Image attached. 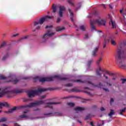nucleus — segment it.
I'll return each mask as SVG.
<instances>
[{
	"label": "nucleus",
	"mask_w": 126,
	"mask_h": 126,
	"mask_svg": "<svg viewBox=\"0 0 126 126\" xmlns=\"http://www.w3.org/2000/svg\"><path fill=\"white\" fill-rule=\"evenodd\" d=\"M115 114L116 113L115 112V111L113 109H111L110 112L109 113L108 116L110 117V118H112V116Z\"/></svg>",
	"instance_id": "nucleus-21"
},
{
	"label": "nucleus",
	"mask_w": 126,
	"mask_h": 126,
	"mask_svg": "<svg viewBox=\"0 0 126 126\" xmlns=\"http://www.w3.org/2000/svg\"><path fill=\"white\" fill-rule=\"evenodd\" d=\"M101 6H102V7H103V8H104L105 9H106L107 8L106 7V5L104 4H101Z\"/></svg>",
	"instance_id": "nucleus-51"
},
{
	"label": "nucleus",
	"mask_w": 126,
	"mask_h": 126,
	"mask_svg": "<svg viewBox=\"0 0 126 126\" xmlns=\"http://www.w3.org/2000/svg\"><path fill=\"white\" fill-rule=\"evenodd\" d=\"M101 62H102V58H99V60H98L96 61V64H97L98 65V66H100V65H99V63H101Z\"/></svg>",
	"instance_id": "nucleus-34"
},
{
	"label": "nucleus",
	"mask_w": 126,
	"mask_h": 126,
	"mask_svg": "<svg viewBox=\"0 0 126 126\" xmlns=\"http://www.w3.org/2000/svg\"><path fill=\"white\" fill-rule=\"evenodd\" d=\"M45 103L44 100L36 101L35 102H32L30 103L29 105H22L18 106L17 107H14L13 108L9 109L8 111L6 112L7 114H10L12 113L15 110H19V109H22V108H31L32 107H35V106H38L39 105H43Z\"/></svg>",
	"instance_id": "nucleus-2"
},
{
	"label": "nucleus",
	"mask_w": 126,
	"mask_h": 126,
	"mask_svg": "<svg viewBox=\"0 0 126 126\" xmlns=\"http://www.w3.org/2000/svg\"><path fill=\"white\" fill-rule=\"evenodd\" d=\"M99 49V46L95 47L94 50L93 51L92 53V56L93 57H96L97 56V53L98 52V50Z\"/></svg>",
	"instance_id": "nucleus-15"
},
{
	"label": "nucleus",
	"mask_w": 126,
	"mask_h": 126,
	"mask_svg": "<svg viewBox=\"0 0 126 126\" xmlns=\"http://www.w3.org/2000/svg\"><path fill=\"white\" fill-rule=\"evenodd\" d=\"M68 2L69 4H71V5L74 6V3H73V2H72V1H71V0H68Z\"/></svg>",
	"instance_id": "nucleus-37"
},
{
	"label": "nucleus",
	"mask_w": 126,
	"mask_h": 126,
	"mask_svg": "<svg viewBox=\"0 0 126 126\" xmlns=\"http://www.w3.org/2000/svg\"><path fill=\"white\" fill-rule=\"evenodd\" d=\"M20 118H21L22 119H25L26 118H28V116L27 115H20Z\"/></svg>",
	"instance_id": "nucleus-36"
},
{
	"label": "nucleus",
	"mask_w": 126,
	"mask_h": 126,
	"mask_svg": "<svg viewBox=\"0 0 126 126\" xmlns=\"http://www.w3.org/2000/svg\"><path fill=\"white\" fill-rule=\"evenodd\" d=\"M85 93H87V94H88L89 95H90V96H93L92 94H91L90 93V92H85Z\"/></svg>",
	"instance_id": "nucleus-49"
},
{
	"label": "nucleus",
	"mask_w": 126,
	"mask_h": 126,
	"mask_svg": "<svg viewBox=\"0 0 126 126\" xmlns=\"http://www.w3.org/2000/svg\"><path fill=\"white\" fill-rule=\"evenodd\" d=\"M48 19H52V17L49 16H45L44 17L41 18L38 21L34 22V26L37 30H40L41 26L45 21H47Z\"/></svg>",
	"instance_id": "nucleus-5"
},
{
	"label": "nucleus",
	"mask_w": 126,
	"mask_h": 126,
	"mask_svg": "<svg viewBox=\"0 0 126 126\" xmlns=\"http://www.w3.org/2000/svg\"><path fill=\"white\" fill-rule=\"evenodd\" d=\"M126 51L121 49H118L116 57V62L118 65L122 68H126V65L124 63L126 60Z\"/></svg>",
	"instance_id": "nucleus-1"
},
{
	"label": "nucleus",
	"mask_w": 126,
	"mask_h": 126,
	"mask_svg": "<svg viewBox=\"0 0 126 126\" xmlns=\"http://www.w3.org/2000/svg\"><path fill=\"white\" fill-rule=\"evenodd\" d=\"M54 78H56L58 80H66L67 78L63 77L62 75H54L53 77L49 78H40L39 76H36L33 78V82H36L37 80H39V82H46V81H53Z\"/></svg>",
	"instance_id": "nucleus-3"
},
{
	"label": "nucleus",
	"mask_w": 126,
	"mask_h": 126,
	"mask_svg": "<svg viewBox=\"0 0 126 126\" xmlns=\"http://www.w3.org/2000/svg\"><path fill=\"white\" fill-rule=\"evenodd\" d=\"M52 26H46L45 27V29H48V28H52Z\"/></svg>",
	"instance_id": "nucleus-44"
},
{
	"label": "nucleus",
	"mask_w": 126,
	"mask_h": 126,
	"mask_svg": "<svg viewBox=\"0 0 126 126\" xmlns=\"http://www.w3.org/2000/svg\"><path fill=\"white\" fill-rule=\"evenodd\" d=\"M2 54L3 56L2 58V61H5L6 60H7L10 56V52L9 51H6Z\"/></svg>",
	"instance_id": "nucleus-9"
},
{
	"label": "nucleus",
	"mask_w": 126,
	"mask_h": 126,
	"mask_svg": "<svg viewBox=\"0 0 126 126\" xmlns=\"http://www.w3.org/2000/svg\"><path fill=\"white\" fill-rule=\"evenodd\" d=\"M6 45V42L5 41H4L1 44L0 46V48L1 49V48H4Z\"/></svg>",
	"instance_id": "nucleus-28"
},
{
	"label": "nucleus",
	"mask_w": 126,
	"mask_h": 126,
	"mask_svg": "<svg viewBox=\"0 0 126 126\" xmlns=\"http://www.w3.org/2000/svg\"><path fill=\"white\" fill-rule=\"evenodd\" d=\"M4 79H6V77L2 75H0V80H4Z\"/></svg>",
	"instance_id": "nucleus-35"
},
{
	"label": "nucleus",
	"mask_w": 126,
	"mask_h": 126,
	"mask_svg": "<svg viewBox=\"0 0 126 126\" xmlns=\"http://www.w3.org/2000/svg\"><path fill=\"white\" fill-rule=\"evenodd\" d=\"M3 107H6L8 108L9 107V104L7 102H0V109H2Z\"/></svg>",
	"instance_id": "nucleus-17"
},
{
	"label": "nucleus",
	"mask_w": 126,
	"mask_h": 126,
	"mask_svg": "<svg viewBox=\"0 0 126 126\" xmlns=\"http://www.w3.org/2000/svg\"><path fill=\"white\" fill-rule=\"evenodd\" d=\"M60 22H61V19H60V18H57V23H60Z\"/></svg>",
	"instance_id": "nucleus-47"
},
{
	"label": "nucleus",
	"mask_w": 126,
	"mask_h": 126,
	"mask_svg": "<svg viewBox=\"0 0 126 126\" xmlns=\"http://www.w3.org/2000/svg\"><path fill=\"white\" fill-rule=\"evenodd\" d=\"M68 10L70 16V19L71 20V22H74V21H73V13L71 12V9H70V8H68Z\"/></svg>",
	"instance_id": "nucleus-16"
},
{
	"label": "nucleus",
	"mask_w": 126,
	"mask_h": 126,
	"mask_svg": "<svg viewBox=\"0 0 126 126\" xmlns=\"http://www.w3.org/2000/svg\"><path fill=\"white\" fill-rule=\"evenodd\" d=\"M63 29H64V28H60V27H59V28H57L56 29V31L57 32H59L60 31H62V30H63Z\"/></svg>",
	"instance_id": "nucleus-33"
},
{
	"label": "nucleus",
	"mask_w": 126,
	"mask_h": 126,
	"mask_svg": "<svg viewBox=\"0 0 126 126\" xmlns=\"http://www.w3.org/2000/svg\"><path fill=\"white\" fill-rule=\"evenodd\" d=\"M59 14L60 17H63V12L62 11H59Z\"/></svg>",
	"instance_id": "nucleus-41"
},
{
	"label": "nucleus",
	"mask_w": 126,
	"mask_h": 126,
	"mask_svg": "<svg viewBox=\"0 0 126 126\" xmlns=\"http://www.w3.org/2000/svg\"><path fill=\"white\" fill-rule=\"evenodd\" d=\"M46 91L47 89L38 88L37 90L29 92L28 93V95L29 98H31V97H34L35 95H39V94L42 93V92H45Z\"/></svg>",
	"instance_id": "nucleus-6"
},
{
	"label": "nucleus",
	"mask_w": 126,
	"mask_h": 126,
	"mask_svg": "<svg viewBox=\"0 0 126 126\" xmlns=\"http://www.w3.org/2000/svg\"><path fill=\"white\" fill-rule=\"evenodd\" d=\"M105 72L107 74H108V75H110L111 76H113V75H115V74L111 72H109V71H105Z\"/></svg>",
	"instance_id": "nucleus-31"
},
{
	"label": "nucleus",
	"mask_w": 126,
	"mask_h": 126,
	"mask_svg": "<svg viewBox=\"0 0 126 126\" xmlns=\"http://www.w3.org/2000/svg\"><path fill=\"white\" fill-rule=\"evenodd\" d=\"M102 126H104V121H102Z\"/></svg>",
	"instance_id": "nucleus-63"
},
{
	"label": "nucleus",
	"mask_w": 126,
	"mask_h": 126,
	"mask_svg": "<svg viewBox=\"0 0 126 126\" xmlns=\"http://www.w3.org/2000/svg\"><path fill=\"white\" fill-rule=\"evenodd\" d=\"M84 89H89V88H88V87H85Z\"/></svg>",
	"instance_id": "nucleus-64"
},
{
	"label": "nucleus",
	"mask_w": 126,
	"mask_h": 126,
	"mask_svg": "<svg viewBox=\"0 0 126 126\" xmlns=\"http://www.w3.org/2000/svg\"><path fill=\"white\" fill-rule=\"evenodd\" d=\"M65 10V8L63 6H59V11H64Z\"/></svg>",
	"instance_id": "nucleus-23"
},
{
	"label": "nucleus",
	"mask_w": 126,
	"mask_h": 126,
	"mask_svg": "<svg viewBox=\"0 0 126 126\" xmlns=\"http://www.w3.org/2000/svg\"><path fill=\"white\" fill-rule=\"evenodd\" d=\"M11 97H12V96L11 95H7V97H8V98H11Z\"/></svg>",
	"instance_id": "nucleus-62"
},
{
	"label": "nucleus",
	"mask_w": 126,
	"mask_h": 126,
	"mask_svg": "<svg viewBox=\"0 0 126 126\" xmlns=\"http://www.w3.org/2000/svg\"><path fill=\"white\" fill-rule=\"evenodd\" d=\"M67 105L70 106V107H73L74 106V103L72 102H69L67 103Z\"/></svg>",
	"instance_id": "nucleus-38"
},
{
	"label": "nucleus",
	"mask_w": 126,
	"mask_h": 126,
	"mask_svg": "<svg viewBox=\"0 0 126 126\" xmlns=\"http://www.w3.org/2000/svg\"><path fill=\"white\" fill-rule=\"evenodd\" d=\"M17 35H18V34H13L12 35V37H16V36H17Z\"/></svg>",
	"instance_id": "nucleus-61"
},
{
	"label": "nucleus",
	"mask_w": 126,
	"mask_h": 126,
	"mask_svg": "<svg viewBox=\"0 0 126 126\" xmlns=\"http://www.w3.org/2000/svg\"><path fill=\"white\" fill-rule=\"evenodd\" d=\"M74 110L76 112H82V111H84V110H85V108L77 107L75 108Z\"/></svg>",
	"instance_id": "nucleus-19"
},
{
	"label": "nucleus",
	"mask_w": 126,
	"mask_h": 126,
	"mask_svg": "<svg viewBox=\"0 0 126 126\" xmlns=\"http://www.w3.org/2000/svg\"><path fill=\"white\" fill-rule=\"evenodd\" d=\"M19 93H22V91L18 90H12L10 91V87L6 88L4 90L0 92V97H2L3 95H5V94H18Z\"/></svg>",
	"instance_id": "nucleus-4"
},
{
	"label": "nucleus",
	"mask_w": 126,
	"mask_h": 126,
	"mask_svg": "<svg viewBox=\"0 0 126 126\" xmlns=\"http://www.w3.org/2000/svg\"><path fill=\"white\" fill-rule=\"evenodd\" d=\"M80 30L82 31H85L86 29V26H82L79 27Z\"/></svg>",
	"instance_id": "nucleus-26"
},
{
	"label": "nucleus",
	"mask_w": 126,
	"mask_h": 126,
	"mask_svg": "<svg viewBox=\"0 0 126 126\" xmlns=\"http://www.w3.org/2000/svg\"><path fill=\"white\" fill-rule=\"evenodd\" d=\"M112 80H116L117 79V75L114 74V76H113Z\"/></svg>",
	"instance_id": "nucleus-43"
},
{
	"label": "nucleus",
	"mask_w": 126,
	"mask_h": 126,
	"mask_svg": "<svg viewBox=\"0 0 126 126\" xmlns=\"http://www.w3.org/2000/svg\"><path fill=\"white\" fill-rule=\"evenodd\" d=\"M29 111L28 110H26L23 112V114H27L28 113Z\"/></svg>",
	"instance_id": "nucleus-55"
},
{
	"label": "nucleus",
	"mask_w": 126,
	"mask_h": 126,
	"mask_svg": "<svg viewBox=\"0 0 126 126\" xmlns=\"http://www.w3.org/2000/svg\"><path fill=\"white\" fill-rule=\"evenodd\" d=\"M121 80H122V84H124V83H125L126 82V79L121 78Z\"/></svg>",
	"instance_id": "nucleus-40"
},
{
	"label": "nucleus",
	"mask_w": 126,
	"mask_h": 126,
	"mask_svg": "<svg viewBox=\"0 0 126 126\" xmlns=\"http://www.w3.org/2000/svg\"><path fill=\"white\" fill-rule=\"evenodd\" d=\"M106 44H107V42L105 41V43L103 44V49H105V48H106Z\"/></svg>",
	"instance_id": "nucleus-54"
},
{
	"label": "nucleus",
	"mask_w": 126,
	"mask_h": 126,
	"mask_svg": "<svg viewBox=\"0 0 126 126\" xmlns=\"http://www.w3.org/2000/svg\"><path fill=\"white\" fill-rule=\"evenodd\" d=\"M92 63H93V60H90L88 61L87 65L88 67H90V66L92 64Z\"/></svg>",
	"instance_id": "nucleus-25"
},
{
	"label": "nucleus",
	"mask_w": 126,
	"mask_h": 126,
	"mask_svg": "<svg viewBox=\"0 0 126 126\" xmlns=\"http://www.w3.org/2000/svg\"><path fill=\"white\" fill-rule=\"evenodd\" d=\"M103 77L105 78V79H108L109 78L108 76H106V74H103Z\"/></svg>",
	"instance_id": "nucleus-48"
},
{
	"label": "nucleus",
	"mask_w": 126,
	"mask_h": 126,
	"mask_svg": "<svg viewBox=\"0 0 126 126\" xmlns=\"http://www.w3.org/2000/svg\"><path fill=\"white\" fill-rule=\"evenodd\" d=\"M44 98H46V95H42L41 96V99H44Z\"/></svg>",
	"instance_id": "nucleus-58"
},
{
	"label": "nucleus",
	"mask_w": 126,
	"mask_h": 126,
	"mask_svg": "<svg viewBox=\"0 0 126 126\" xmlns=\"http://www.w3.org/2000/svg\"><path fill=\"white\" fill-rule=\"evenodd\" d=\"M55 115L56 116H63V113L61 112H55Z\"/></svg>",
	"instance_id": "nucleus-39"
},
{
	"label": "nucleus",
	"mask_w": 126,
	"mask_h": 126,
	"mask_svg": "<svg viewBox=\"0 0 126 126\" xmlns=\"http://www.w3.org/2000/svg\"><path fill=\"white\" fill-rule=\"evenodd\" d=\"M100 71L103 72L104 71L102 70V68L100 67V66H98V69H96V73L97 76H102V74L100 72Z\"/></svg>",
	"instance_id": "nucleus-14"
},
{
	"label": "nucleus",
	"mask_w": 126,
	"mask_h": 126,
	"mask_svg": "<svg viewBox=\"0 0 126 126\" xmlns=\"http://www.w3.org/2000/svg\"><path fill=\"white\" fill-rule=\"evenodd\" d=\"M96 24V23L94 20L91 21V31H95L96 30V29L95 28V25Z\"/></svg>",
	"instance_id": "nucleus-13"
},
{
	"label": "nucleus",
	"mask_w": 126,
	"mask_h": 126,
	"mask_svg": "<svg viewBox=\"0 0 126 126\" xmlns=\"http://www.w3.org/2000/svg\"><path fill=\"white\" fill-rule=\"evenodd\" d=\"M47 106L45 107V108H50V109H53V105H58L59 104H61V102H47Z\"/></svg>",
	"instance_id": "nucleus-11"
},
{
	"label": "nucleus",
	"mask_w": 126,
	"mask_h": 126,
	"mask_svg": "<svg viewBox=\"0 0 126 126\" xmlns=\"http://www.w3.org/2000/svg\"><path fill=\"white\" fill-rule=\"evenodd\" d=\"M71 92H80V91L79 90H77L76 88L72 89L70 90Z\"/></svg>",
	"instance_id": "nucleus-27"
},
{
	"label": "nucleus",
	"mask_w": 126,
	"mask_h": 126,
	"mask_svg": "<svg viewBox=\"0 0 126 126\" xmlns=\"http://www.w3.org/2000/svg\"><path fill=\"white\" fill-rule=\"evenodd\" d=\"M75 82L80 83H87L88 85H92V86H94L95 87H97L98 88H103V87H105V85L102 83H99V84L94 85V84L92 83L91 82L89 81H83L81 80H76L74 81Z\"/></svg>",
	"instance_id": "nucleus-7"
},
{
	"label": "nucleus",
	"mask_w": 126,
	"mask_h": 126,
	"mask_svg": "<svg viewBox=\"0 0 126 126\" xmlns=\"http://www.w3.org/2000/svg\"><path fill=\"white\" fill-rule=\"evenodd\" d=\"M126 108L124 107V109H121L120 110L119 114L120 115H121L122 116H124V113L126 112Z\"/></svg>",
	"instance_id": "nucleus-22"
},
{
	"label": "nucleus",
	"mask_w": 126,
	"mask_h": 126,
	"mask_svg": "<svg viewBox=\"0 0 126 126\" xmlns=\"http://www.w3.org/2000/svg\"><path fill=\"white\" fill-rule=\"evenodd\" d=\"M93 116V115H91L90 114H89L86 116L85 120H89V119H90Z\"/></svg>",
	"instance_id": "nucleus-29"
},
{
	"label": "nucleus",
	"mask_w": 126,
	"mask_h": 126,
	"mask_svg": "<svg viewBox=\"0 0 126 126\" xmlns=\"http://www.w3.org/2000/svg\"><path fill=\"white\" fill-rule=\"evenodd\" d=\"M7 120V119L6 118L3 117L0 119V122H6Z\"/></svg>",
	"instance_id": "nucleus-32"
},
{
	"label": "nucleus",
	"mask_w": 126,
	"mask_h": 126,
	"mask_svg": "<svg viewBox=\"0 0 126 126\" xmlns=\"http://www.w3.org/2000/svg\"><path fill=\"white\" fill-rule=\"evenodd\" d=\"M52 9H53V12H56L57 11V7L56 6V5H55V4H53L52 5Z\"/></svg>",
	"instance_id": "nucleus-24"
},
{
	"label": "nucleus",
	"mask_w": 126,
	"mask_h": 126,
	"mask_svg": "<svg viewBox=\"0 0 126 126\" xmlns=\"http://www.w3.org/2000/svg\"><path fill=\"white\" fill-rule=\"evenodd\" d=\"M105 110V108L104 107H101L100 108V111H101V112H103Z\"/></svg>",
	"instance_id": "nucleus-53"
},
{
	"label": "nucleus",
	"mask_w": 126,
	"mask_h": 126,
	"mask_svg": "<svg viewBox=\"0 0 126 126\" xmlns=\"http://www.w3.org/2000/svg\"><path fill=\"white\" fill-rule=\"evenodd\" d=\"M12 82H13L14 84H16L17 82L19 81V80L17 79V78L15 76H13L12 79L10 80Z\"/></svg>",
	"instance_id": "nucleus-20"
},
{
	"label": "nucleus",
	"mask_w": 126,
	"mask_h": 126,
	"mask_svg": "<svg viewBox=\"0 0 126 126\" xmlns=\"http://www.w3.org/2000/svg\"><path fill=\"white\" fill-rule=\"evenodd\" d=\"M44 116H53V113H52L44 114Z\"/></svg>",
	"instance_id": "nucleus-42"
},
{
	"label": "nucleus",
	"mask_w": 126,
	"mask_h": 126,
	"mask_svg": "<svg viewBox=\"0 0 126 126\" xmlns=\"http://www.w3.org/2000/svg\"><path fill=\"white\" fill-rule=\"evenodd\" d=\"M108 6H109L110 8H111V9H112L113 7L112 6V5L109 4Z\"/></svg>",
	"instance_id": "nucleus-59"
},
{
	"label": "nucleus",
	"mask_w": 126,
	"mask_h": 126,
	"mask_svg": "<svg viewBox=\"0 0 126 126\" xmlns=\"http://www.w3.org/2000/svg\"><path fill=\"white\" fill-rule=\"evenodd\" d=\"M103 90H104V91H105L106 92H109V90L108 89H106V88H103Z\"/></svg>",
	"instance_id": "nucleus-52"
},
{
	"label": "nucleus",
	"mask_w": 126,
	"mask_h": 126,
	"mask_svg": "<svg viewBox=\"0 0 126 126\" xmlns=\"http://www.w3.org/2000/svg\"><path fill=\"white\" fill-rule=\"evenodd\" d=\"M109 24L110 25H112V29H117V27H116L117 24H116V22H115L114 21H113V20H112V19H111V22L109 23Z\"/></svg>",
	"instance_id": "nucleus-18"
},
{
	"label": "nucleus",
	"mask_w": 126,
	"mask_h": 126,
	"mask_svg": "<svg viewBox=\"0 0 126 126\" xmlns=\"http://www.w3.org/2000/svg\"><path fill=\"white\" fill-rule=\"evenodd\" d=\"M28 37H29V36H28V35L23 36L20 39L19 41L21 42V41H22L23 40H26V39H27V38H28Z\"/></svg>",
	"instance_id": "nucleus-30"
},
{
	"label": "nucleus",
	"mask_w": 126,
	"mask_h": 126,
	"mask_svg": "<svg viewBox=\"0 0 126 126\" xmlns=\"http://www.w3.org/2000/svg\"><path fill=\"white\" fill-rule=\"evenodd\" d=\"M104 41L105 42V43H110H110L113 46H115L116 45V41L114 40V39H113V38H112V37H108L107 39V38H105Z\"/></svg>",
	"instance_id": "nucleus-10"
},
{
	"label": "nucleus",
	"mask_w": 126,
	"mask_h": 126,
	"mask_svg": "<svg viewBox=\"0 0 126 126\" xmlns=\"http://www.w3.org/2000/svg\"><path fill=\"white\" fill-rule=\"evenodd\" d=\"M28 99L25 98L24 99V102H28Z\"/></svg>",
	"instance_id": "nucleus-56"
},
{
	"label": "nucleus",
	"mask_w": 126,
	"mask_h": 126,
	"mask_svg": "<svg viewBox=\"0 0 126 126\" xmlns=\"http://www.w3.org/2000/svg\"><path fill=\"white\" fill-rule=\"evenodd\" d=\"M52 31V30H49L47 31V33H45L42 36V39L44 40H46V39H48V37H51V36H53V35H55V32H52L50 33V32Z\"/></svg>",
	"instance_id": "nucleus-8"
},
{
	"label": "nucleus",
	"mask_w": 126,
	"mask_h": 126,
	"mask_svg": "<svg viewBox=\"0 0 126 126\" xmlns=\"http://www.w3.org/2000/svg\"><path fill=\"white\" fill-rule=\"evenodd\" d=\"M95 23H97L98 25H102L105 26L106 25V21L104 20H94Z\"/></svg>",
	"instance_id": "nucleus-12"
},
{
	"label": "nucleus",
	"mask_w": 126,
	"mask_h": 126,
	"mask_svg": "<svg viewBox=\"0 0 126 126\" xmlns=\"http://www.w3.org/2000/svg\"><path fill=\"white\" fill-rule=\"evenodd\" d=\"M112 103H114V98H111L110 99V104L112 105Z\"/></svg>",
	"instance_id": "nucleus-50"
},
{
	"label": "nucleus",
	"mask_w": 126,
	"mask_h": 126,
	"mask_svg": "<svg viewBox=\"0 0 126 126\" xmlns=\"http://www.w3.org/2000/svg\"><path fill=\"white\" fill-rule=\"evenodd\" d=\"M88 38V34H85V39H87Z\"/></svg>",
	"instance_id": "nucleus-57"
},
{
	"label": "nucleus",
	"mask_w": 126,
	"mask_h": 126,
	"mask_svg": "<svg viewBox=\"0 0 126 126\" xmlns=\"http://www.w3.org/2000/svg\"><path fill=\"white\" fill-rule=\"evenodd\" d=\"M90 125H91V126H94V125H93V122H91Z\"/></svg>",
	"instance_id": "nucleus-60"
},
{
	"label": "nucleus",
	"mask_w": 126,
	"mask_h": 126,
	"mask_svg": "<svg viewBox=\"0 0 126 126\" xmlns=\"http://www.w3.org/2000/svg\"><path fill=\"white\" fill-rule=\"evenodd\" d=\"M72 85H73L72 84H67L65 85V86H68L69 87L72 86Z\"/></svg>",
	"instance_id": "nucleus-45"
},
{
	"label": "nucleus",
	"mask_w": 126,
	"mask_h": 126,
	"mask_svg": "<svg viewBox=\"0 0 126 126\" xmlns=\"http://www.w3.org/2000/svg\"><path fill=\"white\" fill-rule=\"evenodd\" d=\"M72 97V96H68L64 97L63 99H69V98H71Z\"/></svg>",
	"instance_id": "nucleus-46"
}]
</instances>
